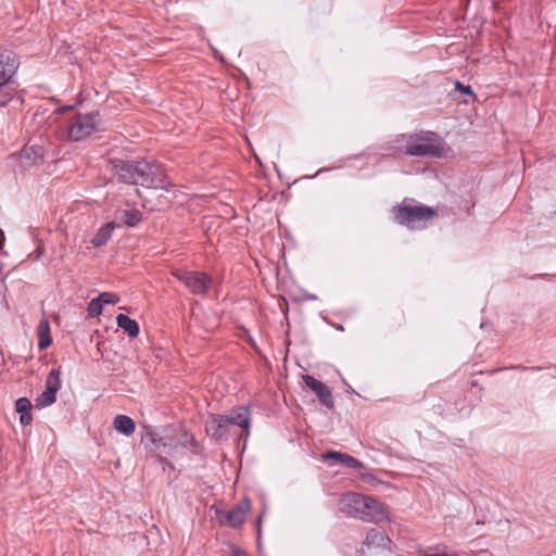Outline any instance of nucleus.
Wrapping results in <instances>:
<instances>
[{
	"mask_svg": "<svg viewBox=\"0 0 556 556\" xmlns=\"http://www.w3.org/2000/svg\"><path fill=\"white\" fill-rule=\"evenodd\" d=\"M152 441L155 444V451H157L160 454L168 456L173 455L175 450V446L173 444L163 442L162 440L157 441L155 439H153Z\"/></svg>",
	"mask_w": 556,
	"mask_h": 556,
	"instance_id": "b1692460",
	"label": "nucleus"
},
{
	"mask_svg": "<svg viewBox=\"0 0 556 556\" xmlns=\"http://www.w3.org/2000/svg\"><path fill=\"white\" fill-rule=\"evenodd\" d=\"M324 460H334L338 464H342L349 468L359 469L363 468V464L355 457L344 454L341 452L330 451L321 455Z\"/></svg>",
	"mask_w": 556,
	"mask_h": 556,
	"instance_id": "2eb2a0df",
	"label": "nucleus"
},
{
	"mask_svg": "<svg viewBox=\"0 0 556 556\" xmlns=\"http://www.w3.org/2000/svg\"><path fill=\"white\" fill-rule=\"evenodd\" d=\"M99 299L102 304H115L119 301V296L112 292H102L99 295Z\"/></svg>",
	"mask_w": 556,
	"mask_h": 556,
	"instance_id": "bb28decb",
	"label": "nucleus"
},
{
	"mask_svg": "<svg viewBox=\"0 0 556 556\" xmlns=\"http://www.w3.org/2000/svg\"><path fill=\"white\" fill-rule=\"evenodd\" d=\"M113 426L117 432L127 437L131 435L136 430L135 421L126 415L116 416L114 418Z\"/></svg>",
	"mask_w": 556,
	"mask_h": 556,
	"instance_id": "f3484780",
	"label": "nucleus"
},
{
	"mask_svg": "<svg viewBox=\"0 0 556 556\" xmlns=\"http://www.w3.org/2000/svg\"><path fill=\"white\" fill-rule=\"evenodd\" d=\"M30 151H34V148H33V147H30V148H25V149H23V151H22V155H23V156H29V152H30Z\"/></svg>",
	"mask_w": 556,
	"mask_h": 556,
	"instance_id": "c756f323",
	"label": "nucleus"
},
{
	"mask_svg": "<svg viewBox=\"0 0 556 556\" xmlns=\"http://www.w3.org/2000/svg\"><path fill=\"white\" fill-rule=\"evenodd\" d=\"M114 228H115V222H109V223L104 224L93 236V238L91 239V243L94 247L104 245L111 238Z\"/></svg>",
	"mask_w": 556,
	"mask_h": 556,
	"instance_id": "a211bd4d",
	"label": "nucleus"
},
{
	"mask_svg": "<svg viewBox=\"0 0 556 556\" xmlns=\"http://www.w3.org/2000/svg\"><path fill=\"white\" fill-rule=\"evenodd\" d=\"M205 431L216 441H226L230 437V427L222 414H211L207 417Z\"/></svg>",
	"mask_w": 556,
	"mask_h": 556,
	"instance_id": "1a4fd4ad",
	"label": "nucleus"
},
{
	"mask_svg": "<svg viewBox=\"0 0 556 556\" xmlns=\"http://www.w3.org/2000/svg\"><path fill=\"white\" fill-rule=\"evenodd\" d=\"M14 88L4 83H0V106L7 105L13 98Z\"/></svg>",
	"mask_w": 556,
	"mask_h": 556,
	"instance_id": "5701e85b",
	"label": "nucleus"
},
{
	"mask_svg": "<svg viewBox=\"0 0 556 556\" xmlns=\"http://www.w3.org/2000/svg\"><path fill=\"white\" fill-rule=\"evenodd\" d=\"M362 478H363L364 481H372V480H375V478L371 475H363Z\"/></svg>",
	"mask_w": 556,
	"mask_h": 556,
	"instance_id": "7c9ffc66",
	"label": "nucleus"
},
{
	"mask_svg": "<svg viewBox=\"0 0 556 556\" xmlns=\"http://www.w3.org/2000/svg\"><path fill=\"white\" fill-rule=\"evenodd\" d=\"M465 92H466V93H471L470 87H467V88L465 89Z\"/></svg>",
	"mask_w": 556,
	"mask_h": 556,
	"instance_id": "f704fd0d",
	"label": "nucleus"
},
{
	"mask_svg": "<svg viewBox=\"0 0 556 556\" xmlns=\"http://www.w3.org/2000/svg\"><path fill=\"white\" fill-rule=\"evenodd\" d=\"M104 129V122L98 112L77 113L67 121L64 137L70 141H80Z\"/></svg>",
	"mask_w": 556,
	"mask_h": 556,
	"instance_id": "f03ea898",
	"label": "nucleus"
},
{
	"mask_svg": "<svg viewBox=\"0 0 556 556\" xmlns=\"http://www.w3.org/2000/svg\"><path fill=\"white\" fill-rule=\"evenodd\" d=\"M35 154H36L35 160H36V159H41V157H42V155H41V153H40V152H35Z\"/></svg>",
	"mask_w": 556,
	"mask_h": 556,
	"instance_id": "72a5a7b5",
	"label": "nucleus"
},
{
	"mask_svg": "<svg viewBox=\"0 0 556 556\" xmlns=\"http://www.w3.org/2000/svg\"><path fill=\"white\" fill-rule=\"evenodd\" d=\"M446 548L447 547L445 545L431 547V552L421 554L419 556H456L455 553L446 552Z\"/></svg>",
	"mask_w": 556,
	"mask_h": 556,
	"instance_id": "a878e982",
	"label": "nucleus"
},
{
	"mask_svg": "<svg viewBox=\"0 0 556 556\" xmlns=\"http://www.w3.org/2000/svg\"><path fill=\"white\" fill-rule=\"evenodd\" d=\"M60 375L59 369H52L46 379V388L58 392L62 386Z\"/></svg>",
	"mask_w": 556,
	"mask_h": 556,
	"instance_id": "4be33fe9",
	"label": "nucleus"
},
{
	"mask_svg": "<svg viewBox=\"0 0 556 556\" xmlns=\"http://www.w3.org/2000/svg\"><path fill=\"white\" fill-rule=\"evenodd\" d=\"M103 304L101 303L99 296L97 299H92L88 304V315L89 317H96L102 313Z\"/></svg>",
	"mask_w": 556,
	"mask_h": 556,
	"instance_id": "393cba45",
	"label": "nucleus"
},
{
	"mask_svg": "<svg viewBox=\"0 0 556 556\" xmlns=\"http://www.w3.org/2000/svg\"><path fill=\"white\" fill-rule=\"evenodd\" d=\"M361 520L369 523L389 521L388 507L376 497L363 495Z\"/></svg>",
	"mask_w": 556,
	"mask_h": 556,
	"instance_id": "423d86ee",
	"label": "nucleus"
},
{
	"mask_svg": "<svg viewBox=\"0 0 556 556\" xmlns=\"http://www.w3.org/2000/svg\"><path fill=\"white\" fill-rule=\"evenodd\" d=\"M71 109H72V106H62V108L58 109V112L63 113V112H66V111L71 110Z\"/></svg>",
	"mask_w": 556,
	"mask_h": 556,
	"instance_id": "473e14b6",
	"label": "nucleus"
},
{
	"mask_svg": "<svg viewBox=\"0 0 556 556\" xmlns=\"http://www.w3.org/2000/svg\"><path fill=\"white\" fill-rule=\"evenodd\" d=\"M229 548L232 556H248L244 551L236 545H230Z\"/></svg>",
	"mask_w": 556,
	"mask_h": 556,
	"instance_id": "c85d7f7f",
	"label": "nucleus"
},
{
	"mask_svg": "<svg viewBox=\"0 0 556 556\" xmlns=\"http://www.w3.org/2000/svg\"><path fill=\"white\" fill-rule=\"evenodd\" d=\"M303 381L318 397L319 402L327 408L333 407V399L331 390L321 381L315 379L313 376L304 375Z\"/></svg>",
	"mask_w": 556,
	"mask_h": 556,
	"instance_id": "f8f14e48",
	"label": "nucleus"
},
{
	"mask_svg": "<svg viewBox=\"0 0 556 556\" xmlns=\"http://www.w3.org/2000/svg\"><path fill=\"white\" fill-rule=\"evenodd\" d=\"M363 494L348 492L339 501V510L348 517L361 520Z\"/></svg>",
	"mask_w": 556,
	"mask_h": 556,
	"instance_id": "9b49d317",
	"label": "nucleus"
},
{
	"mask_svg": "<svg viewBox=\"0 0 556 556\" xmlns=\"http://www.w3.org/2000/svg\"><path fill=\"white\" fill-rule=\"evenodd\" d=\"M18 68V60L12 52L0 54V83L12 84V78Z\"/></svg>",
	"mask_w": 556,
	"mask_h": 556,
	"instance_id": "ddd939ff",
	"label": "nucleus"
},
{
	"mask_svg": "<svg viewBox=\"0 0 556 556\" xmlns=\"http://www.w3.org/2000/svg\"><path fill=\"white\" fill-rule=\"evenodd\" d=\"M113 175L122 182L146 188L167 189L170 185L160 165L146 160L112 159Z\"/></svg>",
	"mask_w": 556,
	"mask_h": 556,
	"instance_id": "f257e3e1",
	"label": "nucleus"
},
{
	"mask_svg": "<svg viewBox=\"0 0 556 556\" xmlns=\"http://www.w3.org/2000/svg\"><path fill=\"white\" fill-rule=\"evenodd\" d=\"M56 393L58 392L46 388V390L36 399V406L38 408L50 406L55 402Z\"/></svg>",
	"mask_w": 556,
	"mask_h": 556,
	"instance_id": "412c9836",
	"label": "nucleus"
},
{
	"mask_svg": "<svg viewBox=\"0 0 556 556\" xmlns=\"http://www.w3.org/2000/svg\"><path fill=\"white\" fill-rule=\"evenodd\" d=\"M442 148L431 140L421 137H410L406 144V154L416 156H440Z\"/></svg>",
	"mask_w": 556,
	"mask_h": 556,
	"instance_id": "6e6552de",
	"label": "nucleus"
},
{
	"mask_svg": "<svg viewBox=\"0 0 556 556\" xmlns=\"http://www.w3.org/2000/svg\"><path fill=\"white\" fill-rule=\"evenodd\" d=\"M223 416L226 418L229 427L237 426L244 430V434L242 437L247 440L250 434L252 420L250 408L248 406H238L231 409L228 414H223Z\"/></svg>",
	"mask_w": 556,
	"mask_h": 556,
	"instance_id": "9d476101",
	"label": "nucleus"
},
{
	"mask_svg": "<svg viewBox=\"0 0 556 556\" xmlns=\"http://www.w3.org/2000/svg\"><path fill=\"white\" fill-rule=\"evenodd\" d=\"M141 212L136 208H121L115 212V227L127 225V226H136L141 220Z\"/></svg>",
	"mask_w": 556,
	"mask_h": 556,
	"instance_id": "4468645a",
	"label": "nucleus"
},
{
	"mask_svg": "<svg viewBox=\"0 0 556 556\" xmlns=\"http://www.w3.org/2000/svg\"><path fill=\"white\" fill-rule=\"evenodd\" d=\"M396 222L412 230H420L427 226V223L433 218L437 213L432 207L424 204H409L403 202L392 208Z\"/></svg>",
	"mask_w": 556,
	"mask_h": 556,
	"instance_id": "7ed1b4c3",
	"label": "nucleus"
},
{
	"mask_svg": "<svg viewBox=\"0 0 556 556\" xmlns=\"http://www.w3.org/2000/svg\"><path fill=\"white\" fill-rule=\"evenodd\" d=\"M3 242H4V233L3 231L0 229V249L2 248L3 245Z\"/></svg>",
	"mask_w": 556,
	"mask_h": 556,
	"instance_id": "2f4dec72",
	"label": "nucleus"
},
{
	"mask_svg": "<svg viewBox=\"0 0 556 556\" xmlns=\"http://www.w3.org/2000/svg\"><path fill=\"white\" fill-rule=\"evenodd\" d=\"M37 336H38V348L39 350H46L52 343V339L50 336V324L48 319L42 318L37 327Z\"/></svg>",
	"mask_w": 556,
	"mask_h": 556,
	"instance_id": "dca6fc26",
	"label": "nucleus"
},
{
	"mask_svg": "<svg viewBox=\"0 0 556 556\" xmlns=\"http://www.w3.org/2000/svg\"><path fill=\"white\" fill-rule=\"evenodd\" d=\"M172 275L195 295L205 294L212 286V278L205 273L176 269L172 271Z\"/></svg>",
	"mask_w": 556,
	"mask_h": 556,
	"instance_id": "39448f33",
	"label": "nucleus"
},
{
	"mask_svg": "<svg viewBox=\"0 0 556 556\" xmlns=\"http://www.w3.org/2000/svg\"><path fill=\"white\" fill-rule=\"evenodd\" d=\"M251 508V501L248 497H243L232 509L224 511L222 509L216 510V518L222 526H228L231 528H239L245 520V515Z\"/></svg>",
	"mask_w": 556,
	"mask_h": 556,
	"instance_id": "0eeeda50",
	"label": "nucleus"
},
{
	"mask_svg": "<svg viewBox=\"0 0 556 556\" xmlns=\"http://www.w3.org/2000/svg\"><path fill=\"white\" fill-rule=\"evenodd\" d=\"M16 412L20 414V422L27 426L31 422V403L27 397H20L15 403Z\"/></svg>",
	"mask_w": 556,
	"mask_h": 556,
	"instance_id": "aec40b11",
	"label": "nucleus"
},
{
	"mask_svg": "<svg viewBox=\"0 0 556 556\" xmlns=\"http://www.w3.org/2000/svg\"><path fill=\"white\" fill-rule=\"evenodd\" d=\"M117 326L123 329L129 337L136 338L139 334V326L135 319L127 315L119 314L116 317Z\"/></svg>",
	"mask_w": 556,
	"mask_h": 556,
	"instance_id": "6ab92c4d",
	"label": "nucleus"
},
{
	"mask_svg": "<svg viewBox=\"0 0 556 556\" xmlns=\"http://www.w3.org/2000/svg\"><path fill=\"white\" fill-rule=\"evenodd\" d=\"M181 443L184 445H187V444H190L192 445L193 447H197V441L195 439L193 438L192 434L188 433V432H184L181 434Z\"/></svg>",
	"mask_w": 556,
	"mask_h": 556,
	"instance_id": "cd10ccee",
	"label": "nucleus"
},
{
	"mask_svg": "<svg viewBox=\"0 0 556 556\" xmlns=\"http://www.w3.org/2000/svg\"><path fill=\"white\" fill-rule=\"evenodd\" d=\"M391 539L381 529H370L361 547L362 556L389 555L391 553Z\"/></svg>",
	"mask_w": 556,
	"mask_h": 556,
	"instance_id": "20e7f679",
	"label": "nucleus"
}]
</instances>
